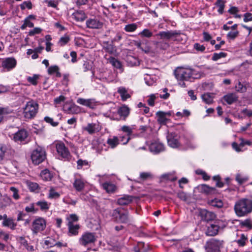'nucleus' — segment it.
I'll list each match as a JSON object with an SVG mask.
<instances>
[{
    "label": "nucleus",
    "instance_id": "obj_32",
    "mask_svg": "<svg viewBox=\"0 0 252 252\" xmlns=\"http://www.w3.org/2000/svg\"><path fill=\"white\" fill-rule=\"evenodd\" d=\"M118 93L120 94L123 101H126L127 99L130 97V95L127 93V90L124 87L119 88Z\"/></svg>",
    "mask_w": 252,
    "mask_h": 252
},
{
    "label": "nucleus",
    "instance_id": "obj_31",
    "mask_svg": "<svg viewBox=\"0 0 252 252\" xmlns=\"http://www.w3.org/2000/svg\"><path fill=\"white\" fill-rule=\"evenodd\" d=\"M108 63H111L114 67L118 69H121L122 68V64L120 61L118 60L114 57H110L106 59Z\"/></svg>",
    "mask_w": 252,
    "mask_h": 252
},
{
    "label": "nucleus",
    "instance_id": "obj_44",
    "mask_svg": "<svg viewBox=\"0 0 252 252\" xmlns=\"http://www.w3.org/2000/svg\"><path fill=\"white\" fill-rule=\"evenodd\" d=\"M235 179L239 185H242L246 183L248 180L249 178L247 176L238 173L236 175Z\"/></svg>",
    "mask_w": 252,
    "mask_h": 252
},
{
    "label": "nucleus",
    "instance_id": "obj_60",
    "mask_svg": "<svg viewBox=\"0 0 252 252\" xmlns=\"http://www.w3.org/2000/svg\"><path fill=\"white\" fill-rule=\"evenodd\" d=\"M44 244L47 248L54 247L55 240L51 238H47L44 241Z\"/></svg>",
    "mask_w": 252,
    "mask_h": 252
},
{
    "label": "nucleus",
    "instance_id": "obj_1",
    "mask_svg": "<svg viewBox=\"0 0 252 252\" xmlns=\"http://www.w3.org/2000/svg\"><path fill=\"white\" fill-rule=\"evenodd\" d=\"M234 209L237 216H246L252 211V201L247 198L241 199L236 202Z\"/></svg>",
    "mask_w": 252,
    "mask_h": 252
},
{
    "label": "nucleus",
    "instance_id": "obj_28",
    "mask_svg": "<svg viewBox=\"0 0 252 252\" xmlns=\"http://www.w3.org/2000/svg\"><path fill=\"white\" fill-rule=\"evenodd\" d=\"M118 113L121 117H123V120H126L129 114V109L127 106L124 105L118 109Z\"/></svg>",
    "mask_w": 252,
    "mask_h": 252
},
{
    "label": "nucleus",
    "instance_id": "obj_45",
    "mask_svg": "<svg viewBox=\"0 0 252 252\" xmlns=\"http://www.w3.org/2000/svg\"><path fill=\"white\" fill-rule=\"evenodd\" d=\"M39 77V75L33 74L32 76H28L27 77V81L32 85L36 86L38 83Z\"/></svg>",
    "mask_w": 252,
    "mask_h": 252
},
{
    "label": "nucleus",
    "instance_id": "obj_35",
    "mask_svg": "<svg viewBox=\"0 0 252 252\" xmlns=\"http://www.w3.org/2000/svg\"><path fill=\"white\" fill-rule=\"evenodd\" d=\"M36 205L39 207L40 209L42 211H47L50 207V203L44 200L37 201Z\"/></svg>",
    "mask_w": 252,
    "mask_h": 252
},
{
    "label": "nucleus",
    "instance_id": "obj_11",
    "mask_svg": "<svg viewBox=\"0 0 252 252\" xmlns=\"http://www.w3.org/2000/svg\"><path fill=\"white\" fill-rule=\"evenodd\" d=\"M224 241L217 239H212L207 243L206 249L208 252L219 251L223 247Z\"/></svg>",
    "mask_w": 252,
    "mask_h": 252
},
{
    "label": "nucleus",
    "instance_id": "obj_55",
    "mask_svg": "<svg viewBox=\"0 0 252 252\" xmlns=\"http://www.w3.org/2000/svg\"><path fill=\"white\" fill-rule=\"evenodd\" d=\"M248 240V238L244 234L241 235V238L240 239L236 240V242L238 245L240 247H244L246 245V242Z\"/></svg>",
    "mask_w": 252,
    "mask_h": 252
},
{
    "label": "nucleus",
    "instance_id": "obj_3",
    "mask_svg": "<svg viewBox=\"0 0 252 252\" xmlns=\"http://www.w3.org/2000/svg\"><path fill=\"white\" fill-rule=\"evenodd\" d=\"M112 219L116 222L126 223L129 221L128 212L123 208L114 209L112 213Z\"/></svg>",
    "mask_w": 252,
    "mask_h": 252
},
{
    "label": "nucleus",
    "instance_id": "obj_7",
    "mask_svg": "<svg viewBox=\"0 0 252 252\" xmlns=\"http://www.w3.org/2000/svg\"><path fill=\"white\" fill-rule=\"evenodd\" d=\"M181 34L180 32L176 31H167L160 32L156 34L160 37L163 40H168L171 39L173 41H180L181 40Z\"/></svg>",
    "mask_w": 252,
    "mask_h": 252
},
{
    "label": "nucleus",
    "instance_id": "obj_20",
    "mask_svg": "<svg viewBox=\"0 0 252 252\" xmlns=\"http://www.w3.org/2000/svg\"><path fill=\"white\" fill-rule=\"evenodd\" d=\"M67 226H68L69 236H76L78 234V230L80 228L79 224L71 223L69 222V223H67Z\"/></svg>",
    "mask_w": 252,
    "mask_h": 252
},
{
    "label": "nucleus",
    "instance_id": "obj_21",
    "mask_svg": "<svg viewBox=\"0 0 252 252\" xmlns=\"http://www.w3.org/2000/svg\"><path fill=\"white\" fill-rule=\"evenodd\" d=\"M133 197L131 195H124L117 200V204L119 205H126L133 201Z\"/></svg>",
    "mask_w": 252,
    "mask_h": 252
},
{
    "label": "nucleus",
    "instance_id": "obj_27",
    "mask_svg": "<svg viewBox=\"0 0 252 252\" xmlns=\"http://www.w3.org/2000/svg\"><path fill=\"white\" fill-rule=\"evenodd\" d=\"M84 129L88 131L89 134H92L99 130L98 125L94 123L88 124Z\"/></svg>",
    "mask_w": 252,
    "mask_h": 252
},
{
    "label": "nucleus",
    "instance_id": "obj_47",
    "mask_svg": "<svg viewBox=\"0 0 252 252\" xmlns=\"http://www.w3.org/2000/svg\"><path fill=\"white\" fill-rule=\"evenodd\" d=\"M235 90L239 93H243L246 92L247 87L239 81L235 86Z\"/></svg>",
    "mask_w": 252,
    "mask_h": 252
},
{
    "label": "nucleus",
    "instance_id": "obj_52",
    "mask_svg": "<svg viewBox=\"0 0 252 252\" xmlns=\"http://www.w3.org/2000/svg\"><path fill=\"white\" fill-rule=\"evenodd\" d=\"M201 97L203 100L207 104H211L213 102V97L209 93L202 94Z\"/></svg>",
    "mask_w": 252,
    "mask_h": 252
},
{
    "label": "nucleus",
    "instance_id": "obj_30",
    "mask_svg": "<svg viewBox=\"0 0 252 252\" xmlns=\"http://www.w3.org/2000/svg\"><path fill=\"white\" fill-rule=\"evenodd\" d=\"M107 143L111 148H115L119 144V139L117 136H113L107 139Z\"/></svg>",
    "mask_w": 252,
    "mask_h": 252
},
{
    "label": "nucleus",
    "instance_id": "obj_54",
    "mask_svg": "<svg viewBox=\"0 0 252 252\" xmlns=\"http://www.w3.org/2000/svg\"><path fill=\"white\" fill-rule=\"evenodd\" d=\"M133 127L127 126H124L121 128L122 131L126 133V136L128 137H130V136L132 134L133 132Z\"/></svg>",
    "mask_w": 252,
    "mask_h": 252
},
{
    "label": "nucleus",
    "instance_id": "obj_39",
    "mask_svg": "<svg viewBox=\"0 0 252 252\" xmlns=\"http://www.w3.org/2000/svg\"><path fill=\"white\" fill-rule=\"evenodd\" d=\"M11 201V199L6 196L0 198V208L3 209L9 205L10 204Z\"/></svg>",
    "mask_w": 252,
    "mask_h": 252
},
{
    "label": "nucleus",
    "instance_id": "obj_59",
    "mask_svg": "<svg viewBox=\"0 0 252 252\" xmlns=\"http://www.w3.org/2000/svg\"><path fill=\"white\" fill-rule=\"evenodd\" d=\"M32 4L30 0L25 1L20 4V8L22 10H24L26 8L31 9L32 8Z\"/></svg>",
    "mask_w": 252,
    "mask_h": 252
},
{
    "label": "nucleus",
    "instance_id": "obj_62",
    "mask_svg": "<svg viewBox=\"0 0 252 252\" xmlns=\"http://www.w3.org/2000/svg\"><path fill=\"white\" fill-rule=\"evenodd\" d=\"M226 56V54L224 52H220L219 53H214L212 57V60L216 61L221 58H224Z\"/></svg>",
    "mask_w": 252,
    "mask_h": 252
},
{
    "label": "nucleus",
    "instance_id": "obj_29",
    "mask_svg": "<svg viewBox=\"0 0 252 252\" xmlns=\"http://www.w3.org/2000/svg\"><path fill=\"white\" fill-rule=\"evenodd\" d=\"M223 99L228 104H231L237 100L238 96L234 93H230L225 95Z\"/></svg>",
    "mask_w": 252,
    "mask_h": 252
},
{
    "label": "nucleus",
    "instance_id": "obj_57",
    "mask_svg": "<svg viewBox=\"0 0 252 252\" xmlns=\"http://www.w3.org/2000/svg\"><path fill=\"white\" fill-rule=\"evenodd\" d=\"M66 220H67V223H69V222H70L71 223H74V222L78 221L79 218L76 214H72L66 218Z\"/></svg>",
    "mask_w": 252,
    "mask_h": 252
},
{
    "label": "nucleus",
    "instance_id": "obj_43",
    "mask_svg": "<svg viewBox=\"0 0 252 252\" xmlns=\"http://www.w3.org/2000/svg\"><path fill=\"white\" fill-rule=\"evenodd\" d=\"M225 1L224 0H217L216 2V5L218 7V12L222 14L223 13Z\"/></svg>",
    "mask_w": 252,
    "mask_h": 252
},
{
    "label": "nucleus",
    "instance_id": "obj_15",
    "mask_svg": "<svg viewBox=\"0 0 252 252\" xmlns=\"http://www.w3.org/2000/svg\"><path fill=\"white\" fill-rule=\"evenodd\" d=\"M28 136L27 131L24 129H21L14 134L13 140L17 142H25Z\"/></svg>",
    "mask_w": 252,
    "mask_h": 252
},
{
    "label": "nucleus",
    "instance_id": "obj_46",
    "mask_svg": "<svg viewBox=\"0 0 252 252\" xmlns=\"http://www.w3.org/2000/svg\"><path fill=\"white\" fill-rule=\"evenodd\" d=\"M138 35L142 38L146 37L149 38L153 36V33L150 30L145 29L140 32Z\"/></svg>",
    "mask_w": 252,
    "mask_h": 252
},
{
    "label": "nucleus",
    "instance_id": "obj_33",
    "mask_svg": "<svg viewBox=\"0 0 252 252\" xmlns=\"http://www.w3.org/2000/svg\"><path fill=\"white\" fill-rule=\"evenodd\" d=\"M60 68L58 66L55 65L49 67L48 69V73L50 75H52L54 73L56 74V76L57 77H61V73L60 72Z\"/></svg>",
    "mask_w": 252,
    "mask_h": 252
},
{
    "label": "nucleus",
    "instance_id": "obj_53",
    "mask_svg": "<svg viewBox=\"0 0 252 252\" xmlns=\"http://www.w3.org/2000/svg\"><path fill=\"white\" fill-rule=\"evenodd\" d=\"M210 204L213 207L218 208H221L223 206V202L220 199H214L211 201Z\"/></svg>",
    "mask_w": 252,
    "mask_h": 252
},
{
    "label": "nucleus",
    "instance_id": "obj_23",
    "mask_svg": "<svg viewBox=\"0 0 252 252\" xmlns=\"http://www.w3.org/2000/svg\"><path fill=\"white\" fill-rule=\"evenodd\" d=\"M202 219L205 221H209L213 220L216 218V215L212 212L206 210H203L200 212Z\"/></svg>",
    "mask_w": 252,
    "mask_h": 252
},
{
    "label": "nucleus",
    "instance_id": "obj_64",
    "mask_svg": "<svg viewBox=\"0 0 252 252\" xmlns=\"http://www.w3.org/2000/svg\"><path fill=\"white\" fill-rule=\"evenodd\" d=\"M10 190L13 193L12 197L15 199L18 200L20 198V196L18 194V190L17 189L14 187H11L10 188Z\"/></svg>",
    "mask_w": 252,
    "mask_h": 252
},
{
    "label": "nucleus",
    "instance_id": "obj_18",
    "mask_svg": "<svg viewBox=\"0 0 252 252\" xmlns=\"http://www.w3.org/2000/svg\"><path fill=\"white\" fill-rule=\"evenodd\" d=\"M86 182L81 177H75L73 183V187L76 191H82L85 187Z\"/></svg>",
    "mask_w": 252,
    "mask_h": 252
},
{
    "label": "nucleus",
    "instance_id": "obj_22",
    "mask_svg": "<svg viewBox=\"0 0 252 252\" xmlns=\"http://www.w3.org/2000/svg\"><path fill=\"white\" fill-rule=\"evenodd\" d=\"M71 17L77 22H82L86 19L87 16L83 11L77 10L72 14Z\"/></svg>",
    "mask_w": 252,
    "mask_h": 252
},
{
    "label": "nucleus",
    "instance_id": "obj_61",
    "mask_svg": "<svg viewBox=\"0 0 252 252\" xmlns=\"http://www.w3.org/2000/svg\"><path fill=\"white\" fill-rule=\"evenodd\" d=\"M44 120L45 122L50 124L53 126H58L59 124L58 122H54L52 118H50L48 116L45 117L44 118Z\"/></svg>",
    "mask_w": 252,
    "mask_h": 252
},
{
    "label": "nucleus",
    "instance_id": "obj_6",
    "mask_svg": "<svg viewBox=\"0 0 252 252\" xmlns=\"http://www.w3.org/2000/svg\"><path fill=\"white\" fill-rule=\"evenodd\" d=\"M46 227V221L41 217L36 218L32 222L31 230L33 234L36 235L38 233L43 231Z\"/></svg>",
    "mask_w": 252,
    "mask_h": 252
},
{
    "label": "nucleus",
    "instance_id": "obj_58",
    "mask_svg": "<svg viewBox=\"0 0 252 252\" xmlns=\"http://www.w3.org/2000/svg\"><path fill=\"white\" fill-rule=\"evenodd\" d=\"M213 180L216 182V186L218 188H222L224 183L221 181V178L219 175H216L213 177Z\"/></svg>",
    "mask_w": 252,
    "mask_h": 252
},
{
    "label": "nucleus",
    "instance_id": "obj_38",
    "mask_svg": "<svg viewBox=\"0 0 252 252\" xmlns=\"http://www.w3.org/2000/svg\"><path fill=\"white\" fill-rule=\"evenodd\" d=\"M65 111L68 114H77L80 112V108L75 104L71 105Z\"/></svg>",
    "mask_w": 252,
    "mask_h": 252
},
{
    "label": "nucleus",
    "instance_id": "obj_13",
    "mask_svg": "<svg viewBox=\"0 0 252 252\" xmlns=\"http://www.w3.org/2000/svg\"><path fill=\"white\" fill-rule=\"evenodd\" d=\"M17 62L15 58L13 57L6 58L3 59L1 62L2 67L7 71H9L13 69L16 65Z\"/></svg>",
    "mask_w": 252,
    "mask_h": 252
},
{
    "label": "nucleus",
    "instance_id": "obj_9",
    "mask_svg": "<svg viewBox=\"0 0 252 252\" xmlns=\"http://www.w3.org/2000/svg\"><path fill=\"white\" fill-rule=\"evenodd\" d=\"M173 112L171 111L164 112L161 111H158L156 113L157 122L160 125H166L169 121V117L171 116Z\"/></svg>",
    "mask_w": 252,
    "mask_h": 252
},
{
    "label": "nucleus",
    "instance_id": "obj_40",
    "mask_svg": "<svg viewBox=\"0 0 252 252\" xmlns=\"http://www.w3.org/2000/svg\"><path fill=\"white\" fill-rule=\"evenodd\" d=\"M153 178L152 174L150 172H141L140 174L139 181H135L137 183H141Z\"/></svg>",
    "mask_w": 252,
    "mask_h": 252
},
{
    "label": "nucleus",
    "instance_id": "obj_37",
    "mask_svg": "<svg viewBox=\"0 0 252 252\" xmlns=\"http://www.w3.org/2000/svg\"><path fill=\"white\" fill-rule=\"evenodd\" d=\"M109 32H111L115 34V36L114 37H112V36H111V42H112V43L119 42L122 39V36L124 34V33L120 32H115L114 31H112L111 32L110 31H109Z\"/></svg>",
    "mask_w": 252,
    "mask_h": 252
},
{
    "label": "nucleus",
    "instance_id": "obj_14",
    "mask_svg": "<svg viewBox=\"0 0 252 252\" xmlns=\"http://www.w3.org/2000/svg\"><path fill=\"white\" fill-rule=\"evenodd\" d=\"M134 45L138 48L142 50L146 53H150L152 51V48H150L148 45L149 44V41L144 39L142 41H134Z\"/></svg>",
    "mask_w": 252,
    "mask_h": 252
},
{
    "label": "nucleus",
    "instance_id": "obj_16",
    "mask_svg": "<svg viewBox=\"0 0 252 252\" xmlns=\"http://www.w3.org/2000/svg\"><path fill=\"white\" fill-rule=\"evenodd\" d=\"M154 44L155 45L156 48L155 49H153L152 48V51L153 52H151L150 53H156L161 50H166L169 47V43L165 40L154 41Z\"/></svg>",
    "mask_w": 252,
    "mask_h": 252
},
{
    "label": "nucleus",
    "instance_id": "obj_41",
    "mask_svg": "<svg viewBox=\"0 0 252 252\" xmlns=\"http://www.w3.org/2000/svg\"><path fill=\"white\" fill-rule=\"evenodd\" d=\"M60 196V193L56 191V189L53 187H51L49 190L48 198L49 199H57Z\"/></svg>",
    "mask_w": 252,
    "mask_h": 252
},
{
    "label": "nucleus",
    "instance_id": "obj_34",
    "mask_svg": "<svg viewBox=\"0 0 252 252\" xmlns=\"http://www.w3.org/2000/svg\"><path fill=\"white\" fill-rule=\"evenodd\" d=\"M40 176L43 180L46 181L51 180L53 176V174L48 169H44L42 170L40 173Z\"/></svg>",
    "mask_w": 252,
    "mask_h": 252
},
{
    "label": "nucleus",
    "instance_id": "obj_36",
    "mask_svg": "<svg viewBox=\"0 0 252 252\" xmlns=\"http://www.w3.org/2000/svg\"><path fill=\"white\" fill-rule=\"evenodd\" d=\"M114 43H109L108 42H104L105 46L103 48L105 51L110 54H113L116 51L115 46L113 45Z\"/></svg>",
    "mask_w": 252,
    "mask_h": 252
},
{
    "label": "nucleus",
    "instance_id": "obj_8",
    "mask_svg": "<svg viewBox=\"0 0 252 252\" xmlns=\"http://www.w3.org/2000/svg\"><path fill=\"white\" fill-rule=\"evenodd\" d=\"M96 241V236L94 233L86 232L82 234L79 239V244L83 246L94 243Z\"/></svg>",
    "mask_w": 252,
    "mask_h": 252
},
{
    "label": "nucleus",
    "instance_id": "obj_26",
    "mask_svg": "<svg viewBox=\"0 0 252 252\" xmlns=\"http://www.w3.org/2000/svg\"><path fill=\"white\" fill-rule=\"evenodd\" d=\"M150 149L151 152L155 153H159L164 150V145L158 142L152 143L150 146Z\"/></svg>",
    "mask_w": 252,
    "mask_h": 252
},
{
    "label": "nucleus",
    "instance_id": "obj_51",
    "mask_svg": "<svg viewBox=\"0 0 252 252\" xmlns=\"http://www.w3.org/2000/svg\"><path fill=\"white\" fill-rule=\"evenodd\" d=\"M134 252H147L146 249H144V243L138 242L137 246L134 247Z\"/></svg>",
    "mask_w": 252,
    "mask_h": 252
},
{
    "label": "nucleus",
    "instance_id": "obj_49",
    "mask_svg": "<svg viewBox=\"0 0 252 252\" xmlns=\"http://www.w3.org/2000/svg\"><path fill=\"white\" fill-rule=\"evenodd\" d=\"M137 28V25L135 23L128 24L125 26L124 30L126 32H134Z\"/></svg>",
    "mask_w": 252,
    "mask_h": 252
},
{
    "label": "nucleus",
    "instance_id": "obj_5",
    "mask_svg": "<svg viewBox=\"0 0 252 252\" xmlns=\"http://www.w3.org/2000/svg\"><path fill=\"white\" fill-rule=\"evenodd\" d=\"M176 78L179 81H187L191 79V75L193 74L192 69L178 68L174 71Z\"/></svg>",
    "mask_w": 252,
    "mask_h": 252
},
{
    "label": "nucleus",
    "instance_id": "obj_48",
    "mask_svg": "<svg viewBox=\"0 0 252 252\" xmlns=\"http://www.w3.org/2000/svg\"><path fill=\"white\" fill-rule=\"evenodd\" d=\"M7 150L8 147L7 146L0 144V161L3 159Z\"/></svg>",
    "mask_w": 252,
    "mask_h": 252
},
{
    "label": "nucleus",
    "instance_id": "obj_24",
    "mask_svg": "<svg viewBox=\"0 0 252 252\" xmlns=\"http://www.w3.org/2000/svg\"><path fill=\"white\" fill-rule=\"evenodd\" d=\"M103 189L108 193H113L117 190L116 186L111 182H105L102 184Z\"/></svg>",
    "mask_w": 252,
    "mask_h": 252
},
{
    "label": "nucleus",
    "instance_id": "obj_42",
    "mask_svg": "<svg viewBox=\"0 0 252 252\" xmlns=\"http://www.w3.org/2000/svg\"><path fill=\"white\" fill-rule=\"evenodd\" d=\"M2 224L3 226L8 227L12 229H14L16 226V224L14 222L13 220L8 218L3 220Z\"/></svg>",
    "mask_w": 252,
    "mask_h": 252
},
{
    "label": "nucleus",
    "instance_id": "obj_10",
    "mask_svg": "<svg viewBox=\"0 0 252 252\" xmlns=\"http://www.w3.org/2000/svg\"><path fill=\"white\" fill-rule=\"evenodd\" d=\"M56 150L58 154L64 160L68 161L71 158L70 153L63 143H59L56 144Z\"/></svg>",
    "mask_w": 252,
    "mask_h": 252
},
{
    "label": "nucleus",
    "instance_id": "obj_4",
    "mask_svg": "<svg viewBox=\"0 0 252 252\" xmlns=\"http://www.w3.org/2000/svg\"><path fill=\"white\" fill-rule=\"evenodd\" d=\"M31 157L34 164H39L46 158L45 149L43 147L38 146L32 151Z\"/></svg>",
    "mask_w": 252,
    "mask_h": 252
},
{
    "label": "nucleus",
    "instance_id": "obj_50",
    "mask_svg": "<svg viewBox=\"0 0 252 252\" xmlns=\"http://www.w3.org/2000/svg\"><path fill=\"white\" fill-rule=\"evenodd\" d=\"M241 142L239 145L236 142H233L232 144L233 148L237 152L242 151L241 148L244 147L245 146V143H243L244 140L243 139H241Z\"/></svg>",
    "mask_w": 252,
    "mask_h": 252
},
{
    "label": "nucleus",
    "instance_id": "obj_12",
    "mask_svg": "<svg viewBox=\"0 0 252 252\" xmlns=\"http://www.w3.org/2000/svg\"><path fill=\"white\" fill-rule=\"evenodd\" d=\"M86 27L91 29H100L103 27V23L96 18H89L86 22Z\"/></svg>",
    "mask_w": 252,
    "mask_h": 252
},
{
    "label": "nucleus",
    "instance_id": "obj_63",
    "mask_svg": "<svg viewBox=\"0 0 252 252\" xmlns=\"http://www.w3.org/2000/svg\"><path fill=\"white\" fill-rule=\"evenodd\" d=\"M161 178L167 180L174 181L177 179V178L174 177L171 173L164 174L161 175Z\"/></svg>",
    "mask_w": 252,
    "mask_h": 252
},
{
    "label": "nucleus",
    "instance_id": "obj_2",
    "mask_svg": "<svg viewBox=\"0 0 252 252\" xmlns=\"http://www.w3.org/2000/svg\"><path fill=\"white\" fill-rule=\"evenodd\" d=\"M39 109V105L37 102L31 100L27 102L24 108L23 114L26 119H33L36 115Z\"/></svg>",
    "mask_w": 252,
    "mask_h": 252
},
{
    "label": "nucleus",
    "instance_id": "obj_56",
    "mask_svg": "<svg viewBox=\"0 0 252 252\" xmlns=\"http://www.w3.org/2000/svg\"><path fill=\"white\" fill-rule=\"evenodd\" d=\"M69 37L68 36L64 35L60 38L58 44L61 46H63L69 42Z\"/></svg>",
    "mask_w": 252,
    "mask_h": 252
},
{
    "label": "nucleus",
    "instance_id": "obj_25",
    "mask_svg": "<svg viewBox=\"0 0 252 252\" xmlns=\"http://www.w3.org/2000/svg\"><path fill=\"white\" fill-rule=\"evenodd\" d=\"M219 228L220 227L218 225L214 224H211L208 226L205 234L206 235L209 236H215L218 234Z\"/></svg>",
    "mask_w": 252,
    "mask_h": 252
},
{
    "label": "nucleus",
    "instance_id": "obj_17",
    "mask_svg": "<svg viewBox=\"0 0 252 252\" xmlns=\"http://www.w3.org/2000/svg\"><path fill=\"white\" fill-rule=\"evenodd\" d=\"M168 145L172 148H177L179 146L178 136L175 133H169L167 136Z\"/></svg>",
    "mask_w": 252,
    "mask_h": 252
},
{
    "label": "nucleus",
    "instance_id": "obj_19",
    "mask_svg": "<svg viewBox=\"0 0 252 252\" xmlns=\"http://www.w3.org/2000/svg\"><path fill=\"white\" fill-rule=\"evenodd\" d=\"M200 191L206 195L216 194L218 193V190L214 187H211L206 184L201 185L199 187Z\"/></svg>",
    "mask_w": 252,
    "mask_h": 252
}]
</instances>
